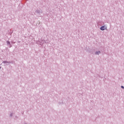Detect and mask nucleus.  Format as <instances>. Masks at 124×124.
Instances as JSON below:
<instances>
[{
	"instance_id": "1",
	"label": "nucleus",
	"mask_w": 124,
	"mask_h": 124,
	"mask_svg": "<svg viewBox=\"0 0 124 124\" xmlns=\"http://www.w3.org/2000/svg\"><path fill=\"white\" fill-rule=\"evenodd\" d=\"M101 31H105V30H107V27L105 26H103L100 27Z\"/></svg>"
},
{
	"instance_id": "2",
	"label": "nucleus",
	"mask_w": 124,
	"mask_h": 124,
	"mask_svg": "<svg viewBox=\"0 0 124 124\" xmlns=\"http://www.w3.org/2000/svg\"><path fill=\"white\" fill-rule=\"evenodd\" d=\"M100 53H101V52H100V51H96V52H95V55H99V54H100Z\"/></svg>"
},
{
	"instance_id": "3",
	"label": "nucleus",
	"mask_w": 124,
	"mask_h": 124,
	"mask_svg": "<svg viewBox=\"0 0 124 124\" xmlns=\"http://www.w3.org/2000/svg\"><path fill=\"white\" fill-rule=\"evenodd\" d=\"M3 63H10V62H7V61H3Z\"/></svg>"
},
{
	"instance_id": "4",
	"label": "nucleus",
	"mask_w": 124,
	"mask_h": 124,
	"mask_svg": "<svg viewBox=\"0 0 124 124\" xmlns=\"http://www.w3.org/2000/svg\"><path fill=\"white\" fill-rule=\"evenodd\" d=\"M6 43L8 45H10V42H9V41H7Z\"/></svg>"
},
{
	"instance_id": "5",
	"label": "nucleus",
	"mask_w": 124,
	"mask_h": 124,
	"mask_svg": "<svg viewBox=\"0 0 124 124\" xmlns=\"http://www.w3.org/2000/svg\"><path fill=\"white\" fill-rule=\"evenodd\" d=\"M37 12L38 13H42V11H38Z\"/></svg>"
},
{
	"instance_id": "6",
	"label": "nucleus",
	"mask_w": 124,
	"mask_h": 124,
	"mask_svg": "<svg viewBox=\"0 0 124 124\" xmlns=\"http://www.w3.org/2000/svg\"><path fill=\"white\" fill-rule=\"evenodd\" d=\"M121 88H122V89H124V86H122Z\"/></svg>"
},
{
	"instance_id": "7",
	"label": "nucleus",
	"mask_w": 124,
	"mask_h": 124,
	"mask_svg": "<svg viewBox=\"0 0 124 124\" xmlns=\"http://www.w3.org/2000/svg\"><path fill=\"white\" fill-rule=\"evenodd\" d=\"M12 46L10 44V48H11Z\"/></svg>"
},
{
	"instance_id": "8",
	"label": "nucleus",
	"mask_w": 124,
	"mask_h": 124,
	"mask_svg": "<svg viewBox=\"0 0 124 124\" xmlns=\"http://www.w3.org/2000/svg\"><path fill=\"white\" fill-rule=\"evenodd\" d=\"M10 116H12V114H11L10 115Z\"/></svg>"
},
{
	"instance_id": "9",
	"label": "nucleus",
	"mask_w": 124,
	"mask_h": 124,
	"mask_svg": "<svg viewBox=\"0 0 124 124\" xmlns=\"http://www.w3.org/2000/svg\"><path fill=\"white\" fill-rule=\"evenodd\" d=\"M0 68H1V67L0 66Z\"/></svg>"
}]
</instances>
